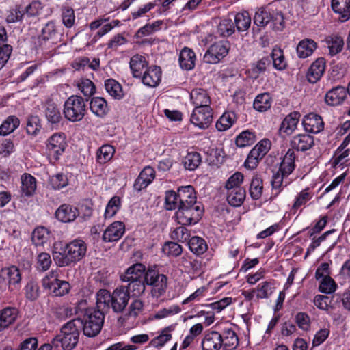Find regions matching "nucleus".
I'll list each match as a JSON object with an SVG mask.
<instances>
[{
  "label": "nucleus",
  "instance_id": "f257e3e1",
  "mask_svg": "<svg viewBox=\"0 0 350 350\" xmlns=\"http://www.w3.org/2000/svg\"><path fill=\"white\" fill-rule=\"evenodd\" d=\"M165 205L167 210H176L174 217L180 225L196 224L204 212V206L197 200L196 192L192 185L179 187L177 191H167Z\"/></svg>",
  "mask_w": 350,
  "mask_h": 350
},
{
  "label": "nucleus",
  "instance_id": "f03ea898",
  "mask_svg": "<svg viewBox=\"0 0 350 350\" xmlns=\"http://www.w3.org/2000/svg\"><path fill=\"white\" fill-rule=\"evenodd\" d=\"M87 250V243L77 238L68 242L54 243L52 256L57 266L69 267L81 261L85 257Z\"/></svg>",
  "mask_w": 350,
  "mask_h": 350
},
{
  "label": "nucleus",
  "instance_id": "7ed1b4c3",
  "mask_svg": "<svg viewBox=\"0 0 350 350\" xmlns=\"http://www.w3.org/2000/svg\"><path fill=\"white\" fill-rule=\"evenodd\" d=\"M296 154L292 150H287L281 161L279 167L273 172L271 180V194L270 200H273L289 185L292 180L288 178L295 169Z\"/></svg>",
  "mask_w": 350,
  "mask_h": 350
},
{
  "label": "nucleus",
  "instance_id": "20e7f679",
  "mask_svg": "<svg viewBox=\"0 0 350 350\" xmlns=\"http://www.w3.org/2000/svg\"><path fill=\"white\" fill-rule=\"evenodd\" d=\"M254 25L257 28L256 29L253 27L254 31H260V28L267 26L275 31H282L285 27L284 16L282 11L269 4L256 10L254 16Z\"/></svg>",
  "mask_w": 350,
  "mask_h": 350
},
{
  "label": "nucleus",
  "instance_id": "39448f33",
  "mask_svg": "<svg viewBox=\"0 0 350 350\" xmlns=\"http://www.w3.org/2000/svg\"><path fill=\"white\" fill-rule=\"evenodd\" d=\"M75 323H79L78 320H72L64 323L59 334L52 340V345L56 347H62L63 350H72L79 342L80 332Z\"/></svg>",
  "mask_w": 350,
  "mask_h": 350
},
{
  "label": "nucleus",
  "instance_id": "423d86ee",
  "mask_svg": "<svg viewBox=\"0 0 350 350\" xmlns=\"http://www.w3.org/2000/svg\"><path fill=\"white\" fill-rule=\"evenodd\" d=\"M105 319V314L100 310L92 311L84 319L81 317H76L72 320H78L79 323H75L78 329L83 330V334L87 337H95L101 331L103 326Z\"/></svg>",
  "mask_w": 350,
  "mask_h": 350
},
{
  "label": "nucleus",
  "instance_id": "0eeeda50",
  "mask_svg": "<svg viewBox=\"0 0 350 350\" xmlns=\"http://www.w3.org/2000/svg\"><path fill=\"white\" fill-rule=\"evenodd\" d=\"M87 112L85 99L79 95H71L64 102L63 114L64 118L70 122L82 120Z\"/></svg>",
  "mask_w": 350,
  "mask_h": 350
},
{
  "label": "nucleus",
  "instance_id": "6e6552de",
  "mask_svg": "<svg viewBox=\"0 0 350 350\" xmlns=\"http://www.w3.org/2000/svg\"><path fill=\"white\" fill-rule=\"evenodd\" d=\"M168 278L162 273L157 265H149L147 267L144 282L146 285L152 286V294L156 297L163 295L167 287Z\"/></svg>",
  "mask_w": 350,
  "mask_h": 350
},
{
  "label": "nucleus",
  "instance_id": "1a4fd4ad",
  "mask_svg": "<svg viewBox=\"0 0 350 350\" xmlns=\"http://www.w3.org/2000/svg\"><path fill=\"white\" fill-rule=\"evenodd\" d=\"M59 39L55 23L50 21L42 27L41 33L38 36L35 42L36 48L37 50L48 53L58 43Z\"/></svg>",
  "mask_w": 350,
  "mask_h": 350
},
{
  "label": "nucleus",
  "instance_id": "9d476101",
  "mask_svg": "<svg viewBox=\"0 0 350 350\" xmlns=\"http://www.w3.org/2000/svg\"><path fill=\"white\" fill-rule=\"evenodd\" d=\"M46 151L50 163L58 161L67 146L64 133H55L46 141Z\"/></svg>",
  "mask_w": 350,
  "mask_h": 350
},
{
  "label": "nucleus",
  "instance_id": "9b49d317",
  "mask_svg": "<svg viewBox=\"0 0 350 350\" xmlns=\"http://www.w3.org/2000/svg\"><path fill=\"white\" fill-rule=\"evenodd\" d=\"M271 142L268 139L260 140L250 151L245 162L244 166L250 170H254L257 167L259 162L269 151Z\"/></svg>",
  "mask_w": 350,
  "mask_h": 350
},
{
  "label": "nucleus",
  "instance_id": "f8f14e48",
  "mask_svg": "<svg viewBox=\"0 0 350 350\" xmlns=\"http://www.w3.org/2000/svg\"><path fill=\"white\" fill-rule=\"evenodd\" d=\"M230 44L227 40L216 42L211 45L204 56V61L208 64H216L227 55Z\"/></svg>",
  "mask_w": 350,
  "mask_h": 350
},
{
  "label": "nucleus",
  "instance_id": "ddd939ff",
  "mask_svg": "<svg viewBox=\"0 0 350 350\" xmlns=\"http://www.w3.org/2000/svg\"><path fill=\"white\" fill-rule=\"evenodd\" d=\"M213 114L211 107L194 108L190 120L196 126L206 129L213 122Z\"/></svg>",
  "mask_w": 350,
  "mask_h": 350
},
{
  "label": "nucleus",
  "instance_id": "4468645a",
  "mask_svg": "<svg viewBox=\"0 0 350 350\" xmlns=\"http://www.w3.org/2000/svg\"><path fill=\"white\" fill-rule=\"evenodd\" d=\"M129 299L130 295L126 288V286H119L112 293L111 308L114 312H122L128 305Z\"/></svg>",
  "mask_w": 350,
  "mask_h": 350
},
{
  "label": "nucleus",
  "instance_id": "2eb2a0df",
  "mask_svg": "<svg viewBox=\"0 0 350 350\" xmlns=\"http://www.w3.org/2000/svg\"><path fill=\"white\" fill-rule=\"evenodd\" d=\"M1 277L8 282V289L10 291H15L19 290L21 287V274L19 269L12 265L1 269Z\"/></svg>",
  "mask_w": 350,
  "mask_h": 350
},
{
  "label": "nucleus",
  "instance_id": "dca6fc26",
  "mask_svg": "<svg viewBox=\"0 0 350 350\" xmlns=\"http://www.w3.org/2000/svg\"><path fill=\"white\" fill-rule=\"evenodd\" d=\"M44 113L47 124L51 128L58 129L62 120V116L57 105L52 100L47 101L44 106Z\"/></svg>",
  "mask_w": 350,
  "mask_h": 350
},
{
  "label": "nucleus",
  "instance_id": "f3484780",
  "mask_svg": "<svg viewBox=\"0 0 350 350\" xmlns=\"http://www.w3.org/2000/svg\"><path fill=\"white\" fill-rule=\"evenodd\" d=\"M291 148L288 150L306 152L314 146V137L309 134H298L292 138L290 142Z\"/></svg>",
  "mask_w": 350,
  "mask_h": 350
},
{
  "label": "nucleus",
  "instance_id": "a211bd4d",
  "mask_svg": "<svg viewBox=\"0 0 350 350\" xmlns=\"http://www.w3.org/2000/svg\"><path fill=\"white\" fill-rule=\"evenodd\" d=\"M325 68L326 61L324 57H319L314 61L306 75L308 82L314 84L319 81L325 73Z\"/></svg>",
  "mask_w": 350,
  "mask_h": 350
},
{
  "label": "nucleus",
  "instance_id": "6ab92c4d",
  "mask_svg": "<svg viewBox=\"0 0 350 350\" xmlns=\"http://www.w3.org/2000/svg\"><path fill=\"white\" fill-rule=\"evenodd\" d=\"M125 233V224L122 221H116L111 224L104 231L102 239L104 242L119 241Z\"/></svg>",
  "mask_w": 350,
  "mask_h": 350
},
{
  "label": "nucleus",
  "instance_id": "aec40b11",
  "mask_svg": "<svg viewBox=\"0 0 350 350\" xmlns=\"http://www.w3.org/2000/svg\"><path fill=\"white\" fill-rule=\"evenodd\" d=\"M304 130L310 133L317 134L324 129V122L321 116L310 113L306 115L302 120Z\"/></svg>",
  "mask_w": 350,
  "mask_h": 350
},
{
  "label": "nucleus",
  "instance_id": "412c9836",
  "mask_svg": "<svg viewBox=\"0 0 350 350\" xmlns=\"http://www.w3.org/2000/svg\"><path fill=\"white\" fill-rule=\"evenodd\" d=\"M77 207L69 204H61L55 212V218L62 223H71L79 216Z\"/></svg>",
  "mask_w": 350,
  "mask_h": 350
},
{
  "label": "nucleus",
  "instance_id": "4be33fe9",
  "mask_svg": "<svg viewBox=\"0 0 350 350\" xmlns=\"http://www.w3.org/2000/svg\"><path fill=\"white\" fill-rule=\"evenodd\" d=\"M155 178V170L150 166H146L139 174L133 184V189L141 191L152 183Z\"/></svg>",
  "mask_w": 350,
  "mask_h": 350
},
{
  "label": "nucleus",
  "instance_id": "5701e85b",
  "mask_svg": "<svg viewBox=\"0 0 350 350\" xmlns=\"http://www.w3.org/2000/svg\"><path fill=\"white\" fill-rule=\"evenodd\" d=\"M348 94L345 88L341 85L332 88L325 95V103L329 106H338L343 103Z\"/></svg>",
  "mask_w": 350,
  "mask_h": 350
},
{
  "label": "nucleus",
  "instance_id": "b1692460",
  "mask_svg": "<svg viewBox=\"0 0 350 350\" xmlns=\"http://www.w3.org/2000/svg\"><path fill=\"white\" fill-rule=\"evenodd\" d=\"M162 71L159 66L152 65L146 68V71L140 77L142 82L148 87H157L161 80Z\"/></svg>",
  "mask_w": 350,
  "mask_h": 350
},
{
  "label": "nucleus",
  "instance_id": "393cba45",
  "mask_svg": "<svg viewBox=\"0 0 350 350\" xmlns=\"http://www.w3.org/2000/svg\"><path fill=\"white\" fill-rule=\"evenodd\" d=\"M221 334L215 330H208L204 333L201 341L202 350H220L221 349Z\"/></svg>",
  "mask_w": 350,
  "mask_h": 350
},
{
  "label": "nucleus",
  "instance_id": "a878e982",
  "mask_svg": "<svg viewBox=\"0 0 350 350\" xmlns=\"http://www.w3.org/2000/svg\"><path fill=\"white\" fill-rule=\"evenodd\" d=\"M221 348L223 350H234L239 345V340L235 331L231 327L224 328L221 332Z\"/></svg>",
  "mask_w": 350,
  "mask_h": 350
},
{
  "label": "nucleus",
  "instance_id": "bb28decb",
  "mask_svg": "<svg viewBox=\"0 0 350 350\" xmlns=\"http://www.w3.org/2000/svg\"><path fill=\"white\" fill-rule=\"evenodd\" d=\"M196 55L195 52L190 48L185 46L180 52L178 56V64L183 70L189 71L195 68Z\"/></svg>",
  "mask_w": 350,
  "mask_h": 350
},
{
  "label": "nucleus",
  "instance_id": "cd10ccee",
  "mask_svg": "<svg viewBox=\"0 0 350 350\" xmlns=\"http://www.w3.org/2000/svg\"><path fill=\"white\" fill-rule=\"evenodd\" d=\"M190 100L191 104L194 105V108L211 107V97L204 89H193L190 92Z\"/></svg>",
  "mask_w": 350,
  "mask_h": 350
},
{
  "label": "nucleus",
  "instance_id": "c85d7f7f",
  "mask_svg": "<svg viewBox=\"0 0 350 350\" xmlns=\"http://www.w3.org/2000/svg\"><path fill=\"white\" fill-rule=\"evenodd\" d=\"M8 41V36L5 28L0 25V70L8 62L12 52V46L5 42Z\"/></svg>",
  "mask_w": 350,
  "mask_h": 350
},
{
  "label": "nucleus",
  "instance_id": "c756f323",
  "mask_svg": "<svg viewBox=\"0 0 350 350\" xmlns=\"http://www.w3.org/2000/svg\"><path fill=\"white\" fill-rule=\"evenodd\" d=\"M300 116L301 114L297 111H293L287 115L280 126L279 132L280 135H291L297 127Z\"/></svg>",
  "mask_w": 350,
  "mask_h": 350
},
{
  "label": "nucleus",
  "instance_id": "7c9ffc66",
  "mask_svg": "<svg viewBox=\"0 0 350 350\" xmlns=\"http://www.w3.org/2000/svg\"><path fill=\"white\" fill-rule=\"evenodd\" d=\"M146 269L147 268L142 263L137 262L133 264L121 275V279L123 282L143 280Z\"/></svg>",
  "mask_w": 350,
  "mask_h": 350
},
{
  "label": "nucleus",
  "instance_id": "2f4dec72",
  "mask_svg": "<svg viewBox=\"0 0 350 350\" xmlns=\"http://www.w3.org/2000/svg\"><path fill=\"white\" fill-rule=\"evenodd\" d=\"M130 68L133 77L139 78L142 77L143 73L148 68V62L146 57L140 54L134 55L130 59Z\"/></svg>",
  "mask_w": 350,
  "mask_h": 350
},
{
  "label": "nucleus",
  "instance_id": "473e14b6",
  "mask_svg": "<svg viewBox=\"0 0 350 350\" xmlns=\"http://www.w3.org/2000/svg\"><path fill=\"white\" fill-rule=\"evenodd\" d=\"M331 6L334 12L338 14L340 22L350 19V0H332Z\"/></svg>",
  "mask_w": 350,
  "mask_h": 350
},
{
  "label": "nucleus",
  "instance_id": "72a5a7b5",
  "mask_svg": "<svg viewBox=\"0 0 350 350\" xmlns=\"http://www.w3.org/2000/svg\"><path fill=\"white\" fill-rule=\"evenodd\" d=\"M271 64L269 57H263L258 61L252 64L246 71L247 77L253 80L257 79L260 75L265 73L267 67Z\"/></svg>",
  "mask_w": 350,
  "mask_h": 350
},
{
  "label": "nucleus",
  "instance_id": "f704fd0d",
  "mask_svg": "<svg viewBox=\"0 0 350 350\" xmlns=\"http://www.w3.org/2000/svg\"><path fill=\"white\" fill-rule=\"evenodd\" d=\"M318 44L310 38L300 40L296 47L297 55L300 59L307 58L312 55L317 49Z\"/></svg>",
  "mask_w": 350,
  "mask_h": 350
},
{
  "label": "nucleus",
  "instance_id": "c9c22d12",
  "mask_svg": "<svg viewBox=\"0 0 350 350\" xmlns=\"http://www.w3.org/2000/svg\"><path fill=\"white\" fill-rule=\"evenodd\" d=\"M18 315V310L15 307H6L0 311V332L13 324Z\"/></svg>",
  "mask_w": 350,
  "mask_h": 350
},
{
  "label": "nucleus",
  "instance_id": "e433bc0d",
  "mask_svg": "<svg viewBox=\"0 0 350 350\" xmlns=\"http://www.w3.org/2000/svg\"><path fill=\"white\" fill-rule=\"evenodd\" d=\"M21 195L25 197H31L33 196L36 187V178L30 174L25 173L21 176Z\"/></svg>",
  "mask_w": 350,
  "mask_h": 350
},
{
  "label": "nucleus",
  "instance_id": "4c0bfd02",
  "mask_svg": "<svg viewBox=\"0 0 350 350\" xmlns=\"http://www.w3.org/2000/svg\"><path fill=\"white\" fill-rule=\"evenodd\" d=\"M91 111L98 118H104L109 111L107 100L103 97H93L90 101Z\"/></svg>",
  "mask_w": 350,
  "mask_h": 350
},
{
  "label": "nucleus",
  "instance_id": "58836bf2",
  "mask_svg": "<svg viewBox=\"0 0 350 350\" xmlns=\"http://www.w3.org/2000/svg\"><path fill=\"white\" fill-rule=\"evenodd\" d=\"M273 103V98L269 92L258 94L253 102L254 109L259 112H265L269 109Z\"/></svg>",
  "mask_w": 350,
  "mask_h": 350
},
{
  "label": "nucleus",
  "instance_id": "ea45409f",
  "mask_svg": "<svg viewBox=\"0 0 350 350\" xmlns=\"http://www.w3.org/2000/svg\"><path fill=\"white\" fill-rule=\"evenodd\" d=\"M246 191L243 187H237V189L226 193V200L228 203L233 207L241 206L245 199Z\"/></svg>",
  "mask_w": 350,
  "mask_h": 350
},
{
  "label": "nucleus",
  "instance_id": "a19ab883",
  "mask_svg": "<svg viewBox=\"0 0 350 350\" xmlns=\"http://www.w3.org/2000/svg\"><path fill=\"white\" fill-rule=\"evenodd\" d=\"M42 129V120L37 115H29L26 119V133L31 137L39 135Z\"/></svg>",
  "mask_w": 350,
  "mask_h": 350
},
{
  "label": "nucleus",
  "instance_id": "79ce46f5",
  "mask_svg": "<svg viewBox=\"0 0 350 350\" xmlns=\"http://www.w3.org/2000/svg\"><path fill=\"white\" fill-rule=\"evenodd\" d=\"M178 266L183 268L185 273H194L200 268V262L189 254H185L178 260Z\"/></svg>",
  "mask_w": 350,
  "mask_h": 350
},
{
  "label": "nucleus",
  "instance_id": "37998d69",
  "mask_svg": "<svg viewBox=\"0 0 350 350\" xmlns=\"http://www.w3.org/2000/svg\"><path fill=\"white\" fill-rule=\"evenodd\" d=\"M21 121L15 115L8 116L0 125V135L7 136L20 126Z\"/></svg>",
  "mask_w": 350,
  "mask_h": 350
},
{
  "label": "nucleus",
  "instance_id": "c03bdc74",
  "mask_svg": "<svg viewBox=\"0 0 350 350\" xmlns=\"http://www.w3.org/2000/svg\"><path fill=\"white\" fill-rule=\"evenodd\" d=\"M187 243L190 251L196 256L202 255L208 247L206 241L199 236H193Z\"/></svg>",
  "mask_w": 350,
  "mask_h": 350
},
{
  "label": "nucleus",
  "instance_id": "a18cd8bd",
  "mask_svg": "<svg viewBox=\"0 0 350 350\" xmlns=\"http://www.w3.org/2000/svg\"><path fill=\"white\" fill-rule=\"evenodd\" d=\"M237 116L234 111H226L216 122V128L219 131H224L229 129L236 122Z\"/></svg>",
  "mask_w": 350,
  "mask_h": 350
},
{
  "label": "nucleus",
  "instance_id": "49530a36",
  "mask_svg": "<svg viewBox=\"0 0 350 350\" xmlns=\"http://www.w3.org/2000/svg\"><path fill=\"white\" fill-rule=\"evenodd\" d=\"M234 21V25L239 33L246 31L250 27L251 17L247 11L237 13Z\"/></svg>",
  "mask_w": 350,
  "mask_h": 350
},
{
  "label": "nucleus",
  "instance_id": "de8ad7c7",
  "mask_svg": "<svg viewBox=\"0 0 350 350\" xmlns=\"http://www.w3.org/2000/svg\"><path fill=\"white\" fill-rule=\"evenodd\" d=\"M106 92L114 99L120 100L124 97L122 85L112 78L107 79L104 83Z\"/></svg>",
  "mask_w": 350,
  "mask_h": 350
},
{
  "label": "nucleus",
  "instance_id": "09e8293b",
  "mask_svg": "<svg viewBox=\"0 0 350 350\" xmlns=\"http://www.w3.org/2000/svg\"><path fill=\"white\" fill-rule=\"evenodd\" d=\"M49 230L44 226L36 227L31 234V241L36 247L43 246L49 240Z\"/></svg>",
  "mask_w": 350,
  "mask_h": 350
},
{
  "label": "nucleus",
  "instance_id": "8fccbe9b",
  "mask_svg": "<svg viewBox=\"0 0 350 350\" xmlns=\"http://www.w3.org/2000/svg\"><path fill=\"white\" fill-rule=\"evenodd\" d=\"M112 294L107 289H100L96 294V310L104 312L111 308Z\"/></svg>",
  "mask_w": 350,
  "mask_h": 350
},
{
  "label": "nucleus",
  "instance_id": "3c124183",
  "mask_svg": "<svg viewBox=\"0 0 350 350\" xmlns=\"http://www.w3.org/2000/svg\"><path fill=\"white\" fill-rule=\"evenodd\" d=\"M163 24V21L157 20L152 23H147L143 27H140L135 33L134 38L135 39H141L142 37L148 36L154 32L159 31Z\"/></svg>",
  "mask_w": 350,
  "mask_h": 350
},
{
  "label": "nucleus",
  "instance_id": "603ef678",
  "mask_svg": "<svg viewBox=\"0 0 350 350\" xmlns=\"http://www.w3.org/2000/svg\"><path fill=\"white\" fill-rule=\"evenodd\" d=\"M273 66L277 70H284L287 68L288 63L283 50L280 47H274L271 53Z\"/></svg>",
  "mask_w": 350,
  "mask_h": 350
},
{
  "label": "nucleus",
  "instance_id": "864d4df0",
  "mask_svg": "<svg viewBox=\"0 0 350 350\" xmlns=\"http://www.w3.org/2000/svg\"><path fill=\"white\" fill-rule=\"evenodd\" d=\"M115 152V148L112 145L103 144L96 152V161L100 164L107 163L112 159Z\"/></svg>",
  "mask_w": 350,
  "mask_h": 350
},
{
  "label": "nucleus",
  "instance_id": "5fc2aeb1",
  "mask_svg": "<svg viewBox=\"0 0 350 350\" xmlns=\"http://www.w3.org/2000/svg\"><path fill=\"white\" fill-rule=\"evenodd\" d=\"M256 141V135L254 131L245 130L241 132L235 139V144L239 148H245L254 144Z\"/></svg>",
  "mask_w": 350,
  "mask_h": 350
},
{
  "label": "nucleus",
  "instance_id": "6e6d98bb",
  "mask_svg": "<svg viewBox=\"0 0 350 350\" xmlns=\"http://www.w3.org/2000/svg\"><path fill=\"white\" fill-rule=\"evenodd\" d=\"M201 163L202 156L196 151L188 152L183 160L185 168L189 171H193L197 169Z\"/></svg>",
  "mask_w": 350,
  "mask_h": 350
},
{
  "label": "nucleus",
  "instance_id": "4d7b16f0",
  "mask_svg": "<svg viewBox=\"0 0 350 350\" xmlns=\"http://www.w3.org/2000/svg\"><path fill=\"white\" fill-rule=\"evenodd\" d=\"M249 192L252 200H257L261 198L263 192V180L258 175L252 177Z\"/></svg>",
  "mask_w": 350,
  "mask_h": 350
},
{
  "label": "nucleus",
  "instance_id": "13d9d810",
  "mask_svg": "<svg viewBox=\"0 0 350 350\" xmlns=\"http://www.w3.org/2000/svg\"><path fill=\"white\" fill-rule=\"evenodd\" d=\"M312 198V193L309 187L301 190L295 197L291 207V211L295 214L299 207L305 205Z\"/></svg>",
  "mask_w": 350,
  "mask_h": 350
},
{
  "label": "nucleus",
  "instance_id": "bf43d9fd",
  "mask_svg": "<svg viewBox=\"0 0 350 350\" xmlns=\"http://www.w3.org/2000/svg\"><path fill=\"white\" fill-rule=\"evenodd\" d=\"M61 17L63 25L66 28H71L75 24V14L74 9L66 4L61 8Z\"/></svg>",
  "mask_w": 350,
  "mask_h": 350
},
{
  "label": "nucleus",
  "instance_id": "052dcab7",
  "mask_svg": "<svg viewBox=\"0 0 350 350\" xmlns=\"http://www.w3.org/2000/svg\"><path fill=\"white\" fill-rule=\"evenodd\" d=\"M77 86L83 96L86 97V101H88L89 98L96 93V86L89 79L82 78L78 82Z\"/></svg>",
  "mask_w": 350,
  "mask_h": 350
},
{
  "label": "nucleus",
  "instance_id": "680f3d73",
  "mask_svg": "<svg viewBox=\"0 0 350 350\" xmlns=\"http://www.w3.org/2000/svg\"><path fill=\"white\" fill-rule=\"evenodd\" d=\"M72 315L75 314L77 317H81V319H84L88 317V314L92 313V311H96V308H90L88 306V303L85 299H81L79 301L76 306L72 307Z\"/></svg>",
  "mask_w": 350,
  "mask_h": 350
},
{
  "label": "nucleus",
  "instance_id": "e2e57ef3",
  "mask_svg": "<svg viewBox=\"0 0 350 350\" xmlns=\"http://www.w3.org/2000/svg\"><path fill=\"white\" fill-rule=\"evenodd\" d=\"M235 31V27L231 18H222L217 25V33L223 37H228Z\"/></svg>",
  "mask_w": 350,
  "mask_h": 350
},
{
  "label": "nucleus",
  "instance_id": "0e129e2a",
  "mask_svg": "<svg viewBox=\"0 0 350 350\" xmlns=\"http://www.w3.org/2000/svg\"><path fill=\"white\" fill-rule=\"evenodd\" d=\"M122 204L121 198L118 196H113L108 202L104 216L105 219L113 217L120 209Z\"/></svg>",
  "mask_w": 350,
  "mask_h": 350
},
{
  "label": "nucleus",
  "instance_id": "69168bd1",
  "mask_svg": "<svg viewBox=\"0 0 350 350\" xmlns=\"http://www.w3.org/2000/svg\"><path fill=\"white\" fill-rule=\"evenodd\" d=\"M72 306L68 305H57L51 309L52 314L59 321H64L72 317Z\"/></svg>",
  "mask_w": 350,
  "mask_h": 350
},
{
  "label": "nucleus",
  "instance_id": "338daca9",
  "mask_svg": "<svg viewBox=\"0 0 350 350\" xmlns=\"http://www.w3.org/2000/svg\"><path fill=\"white\" fill-rule=\"evenodd\" d=\"M52 265L51 255L47 252H40L36 257V268L38 272L48 271Z\"/></svg>",
  "mask_w": 350,
  "mask_h": 350
},
{
  "label": "nucleus",
  "instance_id": "774afa93",
  "mask_svg": "<svg viewBox=\"0 0 350 350\" xmlns=\"http://www.w3.org/2000/svg\"><path fill=\"white\" fill-rule=\"evenodd\" d=\"M24 291L26 299L31 301H36L40 296V286L36 281H29L25 286Z\"/></svg>",
  "mask_w": 350,
  "mask_h": 350
}]
</instances>
